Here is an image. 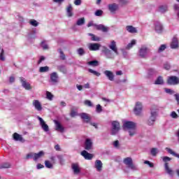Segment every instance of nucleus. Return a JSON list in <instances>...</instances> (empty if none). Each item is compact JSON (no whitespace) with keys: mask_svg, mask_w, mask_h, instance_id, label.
<instances>
[{"mask_svg":"<svg viewBox=\"0 0 179 179\" xmlns=\"http://www.w3.org/2000/svg\"><path fill=\"white\" fill-rule=\"evenodd\" d=\"M120 129H118L117 127H112V129H110V134L117 135V134L120 132Z\"/></svg>","mask_w":179,"mask_h":179,"instance_id":"f704fd0d","label":"nucleus"},{"mask_svg":"<svg viewBox=\"0 0 179 179\" xmlns=\"http://www.w3.org/2000/svg\"><path fill=\"white\" fill-rule=\"evenodd\" d=\"M46 96H47V99H48V100H52L54 95H52V94H51V92H46Z\"/></svg>","mask_w":179,"mask_h":179,"instance_id":"6e6d98bb","label":"nucleus"},{"mask_svg":"<svg viewBox=\"0 0 179 179\" xmlns=\"http://www.w3.org/2000/svg\"><path fill=\"white\" fill-rule=\"evenodd\" d=\"M88 36H90L92 41H100V38L99 36H96L93 34H88Z\"/></svg>","mask_w":179,"mask_h":179,"instance_id":"e433bc0d","label":"nucleus"},{"mask_svg":"<svg viewBox=\"0 0 179 179\" xmlns=\"http://www.w3.org/2000/svg\"><path fill=\"white\" fill-rule=\"evenodd\" d=\"M117 8L118 6H117V4L115 3L110 4L108 6V9L110 12H111L112 13H114V12H115V10H117Z\"/></svg>","mask_w":179,"mask_h":179,"instance_id":"c756f323","label":"nucleus"},{"mask_svg":"<svg viewBox=\"0 0 179 179\" xmlns=\"http://www.w3.org/2000/svg\"><path fill=\"white\" fill-rule=\"evenodd\" d=\"M81 156H83L85 160H92L93 159V155L86 150L81 152Z\"/></svg>","mask_w":179,"mask_h":179,"instance_id":"2eb2a0df","label":"nucleus"},{"mask_svg":"<svg viewBox=\"0 0 179 179\" xmlns=\"http://www.w3.org/2000/svg\"><path fill=\"white\" fill-rule=\"evenodd\" d=\"M164 167L167 174L173 177V176H174V171L171 170V168H170V166H169V163H165Z\"/></svg>","mask_w":179,"mask_h":179,"instance_id":"5701e85b","label":"nucleus"},{"mask_svg":"<svg viewBox=\"0 0 179 179\" xmlns=\"http://www.w3.org/2000/svg\"><path fill=\"white\" fill-rule=\"evenodd\" d=\"M150 52V49L148 48L146 46H142L138 51V55L141 58H147Z\"/></svg>","mask_w":179,"mask_h":179,"instance_id":"20e7f679","label":"nucleus"},{"mask_svg":"<svg viewBox=\"0 0 179 179\" xmlns=\"http://www.w3.org/2000/svg\"><path fill=\"white\" fill-rule=\"evenodd\" d=\"M103 15V10H98L95 12V16H101Z\"/></svg>","mask_w":179,"mask_h":179,"instance_id":"680f3d73","label":"nucleus"},{"mask_svg":"<svg viewBox=\"0 0 179 179\" xmlns=\"http://www.w3.org/2000/svg\"><path fill=\"white\" fill-rule=\"evenodd\" d=\"M73 10V8L72 7L71 4H69L66 8V13L68 17H72L73 16V13L72 12Z\"/></svg>","mask_w":179,"mask_h":179,"instance_id":"a878e982","label":"nucleus"},{"mask_svg":"<svg viewBox=\"0 0 179 179\" xmlns=\"http://www.w3.org/2000/svg\"><path fill=\"white\" fill-rule=\"evenodd\" d=\"M155 29L157 33L160 34L163 31V25L162 23L157 22L155 24Z\"/></svg>","mask_w":179,"mask_h":179,"instance_id":"dca6fc26","label":"nucleus"},{"mask_svg":"<svg viewBox=\"0 0 179 179\" xmlns=\"http://www.w3.org/2000/svg\"><path fill=\"white\" fill-rule=\"evenodd\" d=\"M126 30L129 32V33H138V30L136 29V28L134 27V26L132 25H127L126 27Z\"/></svg>","mask_w":179,"mask_h":179,"instance_id":"cd10ccee","label":"nucleus"},{"mask_svg":"<svg viewBox=\"0 0 179 179\" xmlns=\"http://www.w3.org/2000/svg\"><path fill=\"white\" fill-rule=\"evenodd\" d=\"M25 159H26V160H29V159H33L34 160V153L30 152V153L27 154Z\"/></svg>","mask_w":179,"mask_h":179,"instance_id":"c03bdc74","label":"nucleus"},{"mask_svg":"<svg viewBox=\"0 0 179 179\" xmlns=\"http://www.w3.org/2000/svg\"><path fill=\"white\" fill-rule=\"evenodd\" d=\"M166 48H167V46L166 45H161L158 49V52H163V51H164Z\"/></svg>","mask_w":179,"mask_h":179,"instance_id":"3c124183","label":"nucleus"},{"mask_svg":"<svg viewBox=\"0 0 179 179\" xmlns=\"http://www.w3.org/2000/svg\"><path fill=\"white\" fill-rule=\"evenodd\" d=\"M95 27L96 30H101V31H103V33H107L108 30H110V28L103 25V24H99V25H95Z\"/></svg>","mask_w":179,"mask_h":179,"instance_id":"a211bd4d","label":"nucleus"},{"mask_svg":"<svg viewBox=\"0 0 179 179\" xmlns=\"http://www.w3.org/2000/svg\"><path fill=\"white\" fill-rule=\"evenodd\" d=\"M50 71V67L48 66H41L39 68L40 73H45V72H48Z\"/></svg>","mask_w":179,"mask_h":179,"instance_id":"2f4dec72","label":"nucleus"},{"mask_svg":"<svg viewBox=\"0 0 179 179\" xmlns=\"http://www.w3.org/2000/svg\"><path fill=\"white\" fill-rule=\"evenodd\" d=\"M87 64L90 66H99V62L97 60L89 62Z\"/></svg>","mask_w":179,"mask_h":179,"instance_id":"a19ab883","label":"nucleus"},{"mask_svg":"<svg viewBox=\"0 0 179 179\" xmlns=\"http://www.w3.org/2000/svg\"><path fill=\"white\" fill-rule=\"evenodd\" d=\"M59 54H60V58L61 59H62L63 61L65 60V55L64 54V52L61 50H59Z\"/></svg>","mask_w":179,"mask_h":179,"instance_id":"052dcab7","label":"nucleus"},{"mask_svg":"<svg viewBox=\"0 0 179 179\" xmlns=\"http://www.w3.org/2000/svg\"><path fill=\"white\" fill-rule=\"evenodd\" d=\"M13 138L14 141H18V142H24V139H23V137L22 135L17 134V133H14L13 135Z\"/></svg>","mask_w":179,"mask_h":179,"instance_id":"412c9836","label":"nucleus"},{"mask_svg":"<svg viewBox=\"0 0 179 179\" xmlns=\"http://www.w3.org/2000/svg\"><path fill=\"white\" fill-rule=\"evenodd\" d=\"M171 117L172 118L177 119V118H178V115H177L175 111H173V112L171 113Z\"/></svg>","mask_w":179,"mask_h":179,"instance_id":"e2e57ef3","label":"nucleus"},{"mask_svg":"<svg viewBox=\"0 0 179 179\" xmlns=\"http://www.w3.org/2000/svg\"><path fill=\"white\" fill-rule=\"evenodd\" d=\"M165 92L169 94H174V93H176V92L171 89H165Z\"/></svg>","mask_w":179,"mask_h":179,"instance_id":"4d7b16f0","label":"nucleus"},{"mask_svg":"<svg viewBox=\"0 0 179 179\" xmlns=\"http://www.w3.org/2000/svg\"><path fill=\"white\" fill-rule=\"evenodd\" d=\"M85 17L80 18L77 20L76 24L77 26H83V24L85 23Z\"/></svg>","mask_w":179,"mask_h":179,"instance_id":"58836bf2","label":"nucleus"},{"mask_svg":"<svg viewBox=\"0 0 179 179\" xmlns=\"http://www.w3.org/2000/svg\"><path fill=\"white\" fill-rule=\"evenodd\" d=\"M42 48L43 50H48V45L45 43V41H43L41 44Z\"/></svg>","mask_w":179,"mask_h":179,"instance_id":"5fc2aeb1","label":"nucleus"},{"mask_svg":"<svg viewBox=\"0 0 179 179\" xmlns=\"http://www.w3.org/2000/svg\"><path fill=\"white\" fill-rule=\"evenodd\" d=\"M150 153L152 156H157V153H159V150L156 148H152L150 150Z\"/></svg>","mask_w":179,"mask_h":179,"instance_id":"79ce46f5","label":"nucleus"},{"mask_svg":"<svg viewBox=\"0 0 179 179\" xmlns=\"http://www.w3.org/2000/svg\"><path fill=\"white\" fill-rule=\"evenodd\" d=\"M44 156V151H40L38 153H34V160L36 162L38 159L43 157Z\"/></svg>","mask_w":179,"mask_h":179,"instance_id":"c85d7f7f","label":"nucleus"},{"mask_svg":"<svg viewBox=\"0 0 179 179\" xmlns=\"http://www.w3.org/2000/svg\"><path fill=\"white\" fill-rule=\"evenodd\" d=\"M71 169L74 174H79L80 173V168H79V164H72Z\"/></svg>","mask_w":179,"mask_h":179,"instance_id":"4be33fe9","label":"nucleus"},{"mask_svg":"<svg viewBox=\"0 0 179 179\" xmlns=\"http://www.w3.org/2000/svg\"><path fill=\"white\" fill-rule=\"evenodd\" d=\"M74 4H76L77 6H79V5L82 4V0H75Z\"/></svg>","mask_w":179,"mask_h":179,"instance_id":"69168bd1","label":"nucleus"},{"mask_svg":"<svg viewBox=\"0 0 179 179\" xmlns=\"http://www.w3.org/2000/svg\"><path fill=\"white\" fill-rule=\"evenodd\" d=\"M77 52L78 54H79L80 56L82 55H85V50L82 48H80L77 50Z\"/></svg>","mask_w":179,"mask_h":179,"instance_id":"8fccbe9b","label":"nucleus"},{"mask_svg":"<svg viewBox=\"0 0 179 179\" xmlns=\"http://www.w3.org/2000/svg\"><path fill=\"white\" fill-rule=\"evenodd\" d=\"M157 115H159V109L155 106H152L150 109V114L148 120V125L152 126L155 124Z\"/></svg>","mask_w":179,"mask_h":179,"instance_id":"f03ea898","label":"nucleus"},{"mask_svg":"<svg viewBox=\"0 0 179 179\" xmlns=\"http://www.w3.org/2000/svg\"><path fill=\"white\" fill-rule=\"evenodd\" d=\"M163 83H164V81L163 80V77L162 76H159L155 83V85H163Z\"/></svg>","mask_w":179,"mask_h":179,"instance_id":"473e14b6","label":"nucleus"},{"mask_svg":"<svg viewBox=\"0 0 179 179\" xmlns=\"http://www.w3.org/2000/svg\"><path fill=\"white\" fill-rule=\"evenodd\" d=\"M174 9H175V10L178 11V17H179V6H178V5L175 4L174 5Z\"/></svg>","mask_w":179,"mask_h":179,"instance_id":"338daca9","label":"nucleus"},{"mask_svg":"<svg viewBox=\"0 0 179 179\" xmlns=\"http://www.w3.org/2000/svg\"><path fill=\"white\" fill-rule=\"evenodd\" d=\"M168 85H171L172 86H176V85H179V78L177 76H171L168 78L167 80Z\"/></svg>","mask_w":179,"mask_h":179,"instance_id":"39448f33","label":"nucleus"},{"mask_svg":"<svg viewBox=\"0 0 179 179\" xmlns=\"http://www.w3.org/2000/svg\"><path fill=\"white\" fill-rule=\"evenodd\" d=\"M108 48L111 50L113 52H115V55H120V52H118V48H117V42L115 41H112L110 44L108 45Z\"/></svg>","mask_w":179,"mask_h":179,"instance_id":"423d86ee","label":"nucleus"},{"mask_svg":"<svg viewBox=\"0 0 179 179\" xmlns=\"http://www.w3.org/2000/svg\"><path fill=\"white\" fill-rule=\"evenodd\" d=\"M3 54H5V51L3 49L1 50V52L0 54V59L1 61H5V57H3Z\"/></svg>","mask_w":179,"mask_h":179,"instance_id":"13d9d810","label":"nucleus"},{"mask_svg":"<svg viewBox=\"0 0 179 179\" xmlns=\"http://www.w3.org/2000/svg\"><path fill=\"white\" fill-rule=\"evenodd\" d=\"M32 104L35 107L36 110H37V111H41V110H43V106H41L40 101L34 100Z\"/></svg>","mask_w":179,"mask_h":179,"instance_id":"4468645a","label":"nucleus"},{"mask_svg":"<svg viewBox=\"0 0 179 179\" xmlns=\"http://www.w3.org/2000/svg\"><path fill=\"white\" fill-rule=\"evenodd\" d=\"M85 150H92L93 149V142L90 138H87L85 142Z\"/></svg>","mask_w":179,"mask_h":179,"instance_id":"f8f14e48","label":"nucleus"},{"mask_svg":"<svg viewBox=\"0 0 179 179\" xmlns=\"http://www.w3.org/2000/svg\"><path fill=\"white\" fill-rule=\"evenodd\" d=\"M45 166L47 169H52V164L48 160L45 161Z\"/></svg>","mask_w":179,"mask_h":179,"instance_id":"a18cd8bd","label":"nucleus"},{"mask_svg":"<svg viewBox=\"0 0 179 179\" xmlns=\"http://www.w3.org/2000/svg\"><path fill=\"white\" fill-rule=\"evenodd\" d=\"M88 72H90V73H92L93 75H94L95 76H100V75H101V73L92 69H88Z\"/></svg>","mask_w":179,"mask_h":179,"instance_id":"37998d69","label":"nucleus"},{"mask_svg":"<svg viewBox=\"0 0 179 179\" xmlns=\"http://www.w3.org/2000/svg\"><path fill=\"white\" fill-rule=\"evenodd\" d=\"M158 10H159V12H160V13H165V12H167V10H168L167 6L166 5L160 6L159 7Z\"/></svg>","mask_w":179,"mask_h":179,"instance_id":"7c9ffc66","label":"nucleus"},{"mask_svg":"<svg viewBox=\"0 0 179 179\" xmlns=\"http://www.w3.org/2000/svg\"><path fill=\"white\" fill-rule=\"evenodd\" d=\"M113 146L114 148H115V149H120V141L118 140H116L115 141H114Z\"/></svg>","mask_w":179,"mask_h":179,"instance_id":"603ef678","label":"nucleus"},{"mask_svg":"<svg viewBox=\"0 0 179 179\" xmlns=\"http://www.w3.org/2000/svg\"><path fill=\"white\" fill-rule=\"evenodd\" d=\"M102 52L105 54L106 58H108L109 59H113L114 56L113 55V52H111V50L107 48L106 46L103 47Z\"/></svg>","mask_w":179,"mask_h":179,"instance_id":"6e6552de","label":"nucleus"},{"mask_svg":"<svg viewBox=\"0 0 179 179\" xmlns=\"http://www.w3.org/2000/svg\"><path fill=\"white\" fill-rule=\"evenodd\" d=\"M11 165L9 162H5L0 165V169H10Z\"/></svg>","mask_w":179,"mask_h":179,"instance_id":"4c0bfd02","label":"nucleus"},{"mask_svg":"<svg viewBox=\"0 0 179 179\" xmlns=\"http://www.w3.org/2000/svg\"><path fill=\"white\" fill-rule=\"evenodd\" d=\"M134 112L136 115H141V114L142 113V103L137 102L136 103Z\"/></svg>","mask_w":179,"mask_h":179,"instance_id":"9d476101","label":"nucleus"},{"mask_svg":"<svg viewBox=\"0 0 179 179\" xmlns=\"http://www.w3.org/2000/svg\"><path fill=\"white\" fill-rule=\"evenodd\" d=\"M112 127L120 129V122L117 121L112 122Z\"/></svg>","mask_w":179,"mask_h":179,"instance_id":"de8ad7c7","label":"nucleus"},{"mask_svg":"<svg viewBox=\"0 0 179 179\" xmlns=\"http://www.w3.org/2000/svg\"><path fill=\"white\" fill-rule=\"evenodd\" d=\"M29 23L34 27H37V26H38V22L36 20H31Z\"/></svg>","mask_w":179,"mask_h":179,"instance_id":"49530a36","label":"nucleus"},{"mask_svg":"<svg viewBox=\"0 0 179 179\" xmlns=\"http://www.w3.org/2000/svg\"><path fill=\"white\" fill-rule=\"evenodd\" d=\"M80 117L82 120H83L85 121V122H90V115H89V114L85 113H80Z\"/></svg>","mask_w":179,"mask_h":179,"instance_id":"f3484780","label":"nucleus"},{"mask_svg":"<svg viewBox=\"0 0 179 179\" xmlns=\"http://www.w3.org/2000/svg\"><path fill=\"white\" fill-rule=\"evenodd\" d=\"M144 164H148V166L151 168H153L155 166V165L153 164V163L149 162V161H145L144 162Z\"/></svg>","mask_w":179,"mask_h":179,"instance_id":"0e129e2a","label":"nucleus"},{"mask_svg":"<svg viewBox=\"0 0 179 179\" xmlns=\"http://www.w3.org/2000/svg\"><path fill=\"white\" fill-rule=\"evenodd\" d=\"M171 48H178V39L176 37H173L172 42L171 43Z\"/></svg>","mask_w":179,"mask_h":179,"instance_id":"bb28decb","label":"nucleus"},{"mask_svg":"<svg viewBox=\"0 0 179 179\" xmlns=\"http://www.w3.org/2000/svg\"><path fill=\"white\" fill-rule=\"evenodd\" d=\"M135 44H136V41L132 40L131 42L127 45L126 50H131Z\"/></svg>","mask_w":179,"mask_h":179,"instance_id":"72a5a7b5","label":"nucleus"},{"mask_svg":"<svg viewBox=\"0 0 179 179\" xmlns=\"http://www.w3.org/2000/svg\"><path fill=\"white\" fill-rule=\"evenodd\" d=\"M94 167L98 171H101L103 169V162L100 160H96Z\"/></svg>","mask_w":179,"mask_h":179,"instance_id":"393cba45","label":"nucleus"},{"mask_svg":"<svg viewBox=\"0 0 179 179\" xmlns=\"http://www.w3.org/2000/svg\"><path fill=\"white\" fill-rule=\"evenodd\" d=\"M109 80L113 82L114 80V73L111 71L106 70L103 72Z\"/></svg>","mask_w":179,"mask_h":179,"instance_id":"aec40b11","label":"nucleus"},{"mask_svg":"<svg viewBox=\"0 0 179 179\" xmlns=\"http://www.w3.org/2000/svg\"><path fill=\"white\" fill-rule=\"evenodd\" d=\"M96 111L98 114H100L103 111V107L100 106V104L96 105Z\"/></svg>","mask_w":179,"mask_h":179,"instance_id":"09e8293b","label":"nucleus"},{"mask_svg":"<svg viewBox=\"0 0 179 179\" xmlns=\"http://www.w3.org/2000/svg\"><path fill=\"white\" fill-rule=\"evenodd\" d=\"M53 122H55V131H57L58 132H64L65 130V128L62 127V124H61V122L58 120H53Z\"/></svg>","mask_w":179,"mask_h":179,"instance_id":"9b49d317","label":"nucleus"},{"mask_svg":"<svg viewBox=\"0 0 179 179\" xmlns=\"http://www.w3.org/2000/svg\"><path fill=\"white\" fill-rule=\"evenodd\" d=\"M85 106H88V107H93V103L90 100H85L84 101Z\"/></svg>","mask_w":179,"mask_h":179,"instance_id":"864d4df0","label":"nucleus"},{"mask_svg":"<svg viewBox=\"0 0 179 179\" xmlns=\"http://www.w3.org/2000/svg\"><path fill=\"white\" fill-rule=\"evenodd\" d=\"M58 73L53 72L50 73V80L52 83H58Z\"/></svg>","mask_w":179,"mask_h":179,"instance_id":"6ab92c4d","label":"nucleus"},{"mask_svg":"<svg viewBox=\"0 0 179 179\" xmlns=\"http://www.w3.org/2000/svg\"><path fill=\"white\" fill-rule=\"evenodd\" d=\"M123 163L127 166L128 169L132 170V171H138V169L135 164H134V161H132L131 157H126L123 159Z\"/></svg>","mask_w":179,"mask_h":179,"instance_id":"7ed1b4c3","label":"nucleus"},{"mask_svg":"<svg viewBox=\"0 0 179 179\" xmlns=\"http://www.w3.org/2000/svg\"><path fill=\"white\" fill-rule=\"evenodd\" d=\"M166 150H167L170 153V155H172L175 157H178V159H179V154L174 152V151H173V150H171L169 148H166Z\"/></svg>","mask_w":179,"mask_h":179,"instance_id":"c9c22d12","label":"nucleus"},{"mask_svg":"<svg viewBox=\"0 0 179 179\" xmlns=\"http://www.w3.org/2000/svg\"><path fill=\"white\" fill-rule=\"evenodd\" d=\"M87 47L90 51H99L101 45L100 43H88Z\"/></svg>","mask_w":179,"mask_h":179,"instance_id":"1a4fd4ad","label":"nucleus"},{"mask_svg":"<svg viewBox=\"0 0 179 179\" xmlns=\"http://www.w3.org/2000/svg\"><path fill=\"white\" fill-rule=\"evenodd\" d=\"M57 69L60 71L62 72V73H66L67 71H66V67H65V66H59L57 67Z\"/></svg>","mask_w":179,"mask_h":179,"instance_id":"ea45409f","label":"nucleus"},{"mask_svg":"<svg viewBox=\"0 0 179 179\" xmlns=\"http://www.w3.org/2000/svg\"><path fill=\"white\" fill-rule=\"evenodd\" d=\"M174 96L176 97V100L178 104H179V94H176Z\"/></svg>","mask_w":179,"mask_h":179,"instance_id":"774afa93","label":"nucleus"},{"mask_svg":"<svg viewBox=\"0 0 179 179\" xmlns=\"http://www.w3.org/2000/svg\"><path fill=\"white\" fill-rule=\"evenodd\" d=\"M38 120L40 122V125H41L42 129L45 132H48L50 131V128L48 127V124H45V122L44 121V120H43V118H41L40 116H38Z\"/></svg>","mask_w":179,"mask_h":179,"instance_id":"0eeeda50","label":"nucleus"},{"mask_svg":"<svg viewBox=\"0 0 179 179\" xmlns=\"http://www.w3.org/2000/svg\"><path fill=\"white\" fill-rule=\"evenodd\" d=\"M164 167L167 174L173 177V176H174V171L171 170V168H170V166H169V163H165Z\"/></svg>","mask_w":179,"mask_h":179,"instance_id":"b1692460","label":"nucleus"},{"mask_svg":"<svg viewBox=\"0 0 179 179\" xmlns=\"http://www.w3.org/2000/svg\"><path fill=\"white\" fill-rule=\"evenodd\" d=\"M124 131H128L129 136L136 134V124L134 122L127 121L123 124Z\"/></svg>","mask_w":179,"mask_h":179,"instance_id":"f257e3e1","label":"nucleus"},{"mask_svg":"<svg viewBox=\"0 0 179 179\" xmlns=\"http://www.w3.org/2000/svg\"><path fill=\"white\" fill-rule=\"evenodd\" d=\"M57 158L59 160L60 164H62V165L64 164V162H65V160H64V158L62 157V155H58Z\"/></svg>","mask_w":179,"mask_h":179,"instance_id":"bf43d9fd","label":"nucleus"},{"mask_svg":"<svg viewBox=\"0 0 179 179\" xmlns=\"http://www.w3.org/2000/svg\"><path fill=\"white\" fill-rule=\"evenodd\" d=\"M20 80L24 89L26 90H31V87L30 86V83H27L23 77H21Z\"/></svg>","mask_w":179,"mask_h":179,"instance_id":"ddd939ff","label":"nucleus"}]
</instances>
